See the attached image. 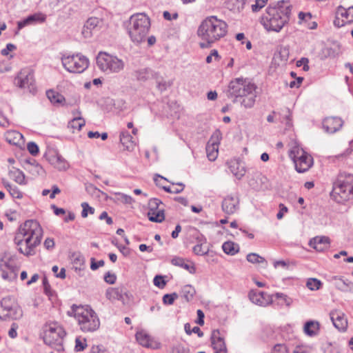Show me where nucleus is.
<instances>
[{
	"mask_svg": "<svg viewBox=\"0 0 353 353\" xmlns=\"http://www.w3.org/2000/svg\"><path fill=\"white\" fill-rule=\"evenodd\" d=\"M290 12L288 3L281 1L275 6H268L260 22L267 31L279 32L288 23Z\"/></svg>",
	"mask_w": 353,
	"mask_h": 353,
	"instance_id": "nucleus-1",
	"label": "nucleus"
},
{
	"mask_svg": "<svg viewBox=\"0 0 353 353\" xmlns=\"http://www.w3.org/2000/svg\"><path fill=\"white\" fill-rule=\"evenodd\" d=\"M228 32V24L215 16L206 17L199 25L198 37L203 41L201 48H206L224 37Z\"/></svg>",
	"mask_w": 353,
	"mask_h": 353,
	"instance_id": "nucleus-2",
	"label": "nucleus"
},
{
	"mask_svg": "<svg viewBox=\"0 0 353 353\" xmlns=\"http://www.w3.org/2000/svg\"><path fill=\"white\" fill-rule=\"evenodd\" d=\"M68 314L73 316L83 332H93L100 327V319L97 312L89 305H73Z\"/></svg>",
	"mask_w": 353,
	"mask_h": 353,
	"instance_id": "nucleus-3",
	"label": "nucleus"
},
{
	"mask_svg": "<svg viewBox=\"0 0 353 353\" xmlns=\"http://www.w3.org/2000/svg\"><path fill=\"white\" fill-rule=\"evenodd\" d=\"M256 85L250 80L236 78L230 81L228 92L231 97L242 99L241 104L245 108L253 107L256 99Z\"/></svg>",
	"mask_w": 353,
	"mask_h": 353,
	"instance_id": "nucleus-4",
	"label": "nucleus"
},
{
	"mask_svg": "<svg viewBox=\"0 0 353 353\" xmlns=\"http://www.w3.org/2000/svg\"><path fill=\"white\" fill-rule=\"evenodd\" d=\"M331 198L336 203L345 204L353 200V174L341 173L333 183Z\"/></svg>",
	"mask_w": 353,
	"mask_h": 353,
	"instance_id": "nucleus-5",
	"label": "nucleus"
},
{
	"mask_svg": "<svg viewBox=\"0 0 353 353\" xmlns=\"http://www.w3.org/2000/svg\"><path fill=\"white\" fill-rule=\"evenodd\" d=\"M150 28V18L144 13H136L130 18L128 32L134 43H140L145 40Z\"/></svg>",
	"mask_w": 353,
	"mask_h": 353,
	"instance_id": "nucleus-6",
	"label": "nucleus"
},
{
	"mask_svg": "<svg viewBox=\"0 0 353 353\" xmlns=\"http://www.w3.org/2000/svg\"><path fill=\"white\" fill-rule=\"evenodd\" d=\"M289 157L292 160L295 170L299 173L308 171L314 164L312 157L305 152L296 141L290 145Z\"/></svg>",
	"mask_w": 353,
	"mask_h": 353,
	"instance_id": "nucleus-7",
	"label": "nucleus"
},
{
	"mask_svg": "<svg viewBox=\"0 0 353 353\" xmlns=\"http://www.w3.org/2000/svg\"><path fill=\"white\" fill-rule=\"evenodd\" d=\"M65 331L61 325L52 322L46 324L43 329V341L52 347L57 352L63 351V339L65 336Z\"/></svg>",
	"mask_w": 353,
	"mask_h": 353,
	"instance_id": "nucleus-8",
	"label": "nucleus"
},
{
	"mask_svg": "<svg viewBox=\"0 0 353 353\" xmlns=\"http://www.w3.org/2000/svg\"><path fill=\"white\" fill-rule=\"evenodd\" d=\"M61 61L66 71L74 74L83 72L90 65L89 59L80 52L62 54Z\"/></svg>",
	"mask_w": 353,
	"mask_h": 353,
	"instance_id": "nucleus-9",
	"label": "nucleus"
},
{
	"mask_svg": "<svg viewBox=\"0 0 353 353\" xmlns=\"http://www.w3.org/2000/svg\"><path fill=\"white\" fill-rule=\"evenodd\" d=\"M99 68L108 74L119 73L125 68L123 59L105 52H100L97 57Z\"/></svg>",
	"mask_w": 353,
	"mask_h": 353,
	"instance_id": "nucleus-10",
	"label": "nucleus"
},
{
	"mask_svg": "<svg viewBox=\"0 0 353 353\" xmlns=\"http://www.w3.org/2000/svg\"><path fill=\"white\" fill-rule=\"evenodd\" d=\"M22 316V310L15 300L10 297H5L0 302V319H18Z\"/></svg>",
	"mask_w": 353,
	"mask_h": 353,
	"instance_id": "nucleus-11",
	"label": "nucleus"
},
{
	"mask_svg": "<svg viewBox=\"0 0 353 353\" xmlns=\"http://www.w3.org/2000/svg\"><path fill=\"white\" fill-rule=\"evenodd\" d=\"M14 84L32 94H36L37 91L34 73L29 68L22 69L17 74L14 80Z\"/></svg>",
	"mask_w": 353,
	"mask_h": 353,
	"instance_id": "nucleus-12",
	"label": "nucleus"
},
{
	"mask_svg": "<svg viewBox=\"0 0 353 353\" xmlns=\"http://www.w3.org/2000/svg\"><path fill=\"white\" fill-rule=\"evenodd\" d=\"M19 268L12 257L4 258L0 262V272L2 279L12 282L17 278Z\"/></svg>",
	"mask_w": 353,
	"mask_h": 353,
	"instance_id": "nucleus-13",
	"label": "nucleus"
},
{
	"mask_svg": "<svg viewBox=\"0 0 353 353\" xmlns=\"http://www.w3.org/2000/svg\"><path fill=\"white\" fill-rule=\"evenodd\" d=\"M18 232L20 233V235L30 236L31 239L40 241L43 234V230L40 224L34 220L26 221L20 226Z\"/></svg>",
	"mask_w": 353,
	"mask_h": 353,
	"instance_id": "nucleus-14",
	"label": "nucleus"
},
{
	"mask_svg": "<svg viewBox=\"0 0 353 353\" xmlns=\"http://www.w3.org/2000/svg\"><path fill=\"white\" fill-rule=\"evenodd\" d=\"M40 242V240H35L30 238V236L20 235L19 232H17L15 236V243L19 247V252L26 256L32 255L34 249Z\"/></svg>",
	"mask_w": 353,
	"mask_h": 353,
	"instance_id": "nucleus-15",
	"label": "nucleus"
},
{
	"mask_svg": "<svg viewBox=\"0 0 353 353\" xmlns=\"http://www.w3.org/2000/svg\"><path fill=\"white\" fill-rule=\"evenodd\" d=\"M161 201L158 199H151L148 202V216L150 221L161 223L165 219L164 210L160 208Z\"/></svg>",
	"mask_w": 353,
	"mask_h": 353,
	"instance_id": "nucleus-16",
	"label": "nucleus"
},
{
	"mask_svg": "<svg viewBox=\"0 0 353 353\" xmlns=\"http://www.w3.org/2000/svg\"><path fill=\"white\" fill-rule=\"evenodd\" d=\"M240 199L237 194H230L225 196L222 201L221 208L223 212L232 215L239 210Z\"/></svg>",
	"mask_w": 353,
	"mask_h": 353,
	"instance_id": "nucleus-17",
	"label": "nucleus"
},
{
	"mask_svg": "<svg viewBox=\"0 0 353 353\" xmlns=\"http://www.w3.org/2000/svg\"><path fill=\"white\" fill-rule=\"evenodd\" d=\"M250 301L261 307H267L273 302V295L265 292L251 290L248 294Z\"/></svg>",
	"mask_w": 353,
	"mask_h": 353,
	"instance_id": "nucleus-18",
	"label": "nucleus"
},
{
	"mask_svg": "<svg viewBox=\"0 0 353 353\" xmlns=\"http://www.w3.org/2000/svg\"><path fill=\"white\" fill-rule=\"evenodd\" d=\"M45 157L50 165L58 170H66L69 167L67 161L55 150H48Z\"/></svg>",
	"mask_w": 353,
	"mask_h": 353,
	"instance_id": "nucleus-19",
	"label": "nucleus"
},
{
	"mask_svg": "<svg viewBox=\"0 0 353 353\" xmlns=\"http://www.w3.org/2000/svg\"><path fill=\"white\" fill-rule=\"evenodd\" d=\"M221 136L219 132H214L206 145V154L208 159L214 161L216 159L219 154V145L220 143Z\"/></svg>",
	"mask_w": 353,
	"mask_h": 353,
	"instance_id": "nucleus-20",
	"label": "nucleus"
},
{
	"mask_svg": "<svg viewBox=\"0 0 353 353\" xmlns=\"http://www.w3.org/2000/svg\"><path fill=\"white\" fill-rule=\"evenodd\" d=\"M135 336L138 343L143 347L154 350L159 349L161 347V343L157 339L143 330L137 332Z\"/></svg>",
	"mask_w": 353,
	"mask_h": 353,
	"instance_id": "nucleus-21",
	"label": "nucleus"
},
{
	"mask_svg": "<svg viewBox=\"0 0 353 353\" xmlns=\"http://www.w3.org/2000/svg\"><path fill=\"white\" fill-rule=\"evenodd\" d=\"M46 14L38 12L28 16L24 19L18 22V27L21 29L27 26L42 23L46 20Z\"/></svg>",
	"mask_w": 353,
	"mask_h": 353,
	"instance_id": "nucleus-22",
	"label": "nucleus"
},
{
	"mask_svg": "<svg viewBox=\"0 0 353 353\" xmlns=\"http://www.w3.org/2000/svg\"><path fill=\"white\" fill-rule=\"evenodd\" d=\"M330 319L336 328L341 331H345L347 327V321L343 312L334 310L330 312Z\"/></svg>",
	"mask_w": 353,
	"mask_h": 353,
	"instance_id": "nucleus-23",
	"label": "nucleus"
},
{
	"mask_svg": "<svg viewBox=\"0 0 353 353\" xmlns=\"http://www.w3.org/2000/svg\"><path fill=\"white\" fill-rule=\"evenodd\" d=\"M343 125L342 120L336 117H327L323 121L325 130L329 133H334Z\"/></svg>",
	"mask_w": 353,
	"mask_h": 353,
	"instance_id": "nucleus-24",
	"label": "nucleus"
},
{
	"mask_svg": "<svg viewBox=\"0 0 353 353\" xmlns=\"http://www.w3.org/2000/svg\"><path fill=\"white\" fill-rule=\"evenodd\" d=\"M101 23V20L97 17L89 18L83 26L81 34L85 39L90 38L93 34V30Z\"/></svg>",
	"mask_w": 353,
	"mask_h": 353,
	"instance_id": "nucleus-25",
	"label": "nucleus"
},
{
	"mask_svg": "<svg viewBox=\"0 0 353 353\" xmlns=\"http://www.w3.org/2000/svg\"><path fill=\"white\" fill-rule=\"evenodd\" d=\"M338 290L342 292H353V283L343 279L342 277L334 276L329 279Z\"/></svg>",
	"mask_w": 353,
	"mask_h": 353,
	"instance_id": "nucleus-26",
	"label": "nucleus"
},
{
	"mask_svg": "<svg viewBox=\"0 0 353 353\" xmlns=\"http://www.w3.org/2000/svg\"><path fill=\"white\" fill-rule=\"evenodd\" d=\"M212 345L215 353H227L226 346L223 339L218 330H214L212 334Z\"/></svg>",
	"mask_w": 353,
	"mask_h": 353,
	"instance_id": "nucleus-27",
	"label": "nucleus"
},
{
	"mask_svg": "<svg viewBox=\"0 0 353 353\" xmlns=\"http://www.w3.org/2000/svg\"><path fill=\"white\" fill-rule=\"evenodd\" d=\"M230 171L238 179H241L245 174V168L243 163L237 159H231L228 162Z\"/></svg>",
	"mask_w": 353,
	"mask_h": 353,
	"instance_id": "nucleus-28",
	"label": "nucleus"
},
{
	"mask_svg": "<svg viewBox=\"0 0 353 353\" xmlns=\"http://www.w3.org/2000/svg\"><path fill=\"white\" fill-rule=\"evenodd\" d=\"M4 137L10 144L17 145L20 148L24 145V139L23 135L17 130H8Z\"/></svg>",
	"mask_w": 353,
	"mask_h": 353,
	"instance_id": "nucleus-29",
	"label": "nucleus"
},
{
	"mask_svg": "<svg viewBox=\"0 0 353 353\" xmlns=\"http://www.w3.org/2000/svg\"><path fill=\"white\" fill-rule=\"evenodd\" d=\"M171 263L173 265L183 268L190 274H193L196 272V267L194 263L192 261L185 259L183 258L178 256L174 257L171 261Z\"/></svg>",
	"mask_w": 353,
	"mask_h": 353,
	"instance_id": "nucleus-30",
	"label": "nucleus"
},
{
	"mask_svg": "<svg viewBox=\"0 0 353 353\" xmlns=\"http://www.w3.org/2000/svg\"><path fill=\"white\" fill-rule=\"evenodd\" d=\"M330 244V239L326 236H316L312 239L309 245L318 252H323L327 249Z\"/></svg>",
	"mask_w": 353,
	"mask_h": 353,
	"instance_id": "nucleus-31",
	"label": "nucleus"
},
{
	"mask_svg": "<svg viewBox=\"0 0 353 353\" xmlns=\"http://www.w3.org/2000/svg\"><path fill=\"white\" fill-rule=\"evenodd\" d=\"M125 296H128L127 293H123L121 290L117 288H109L105 292L106 298L111 302L120 301L123 304H125Z\"/></svg>",
	"mask_w": 353,
	"mask_h": 353,
	"instance_id": "nucleus-32",
	"label": "nucleus"
},
{
	"mask_svg": "<svg viewBox=\"0 0 353 353\" xmlns=\"http://www.w3.org/2000/svg\"><path fill=\"white\" fill-rule=\"evenodd\" d=\"M250 186L255 190H262L268 188V179L262 174H258L249 181Z\"/></svg>",
	"mask_w": 353,
	"mask_h": 353,
	"instance_id": "nucleus-33",
	"label": "nucleus"
},
{
	"mask_svg": "<svg viewBox=\"0 0 353 353\" xmlns=\"http://www.w3.org/2000/svg\"><path fill=\"white\" fill-rule=\"evenodd\" d=\"M347 10L342 6H339L337 8L336 12L335 19L334 21V24L335 26L340 28L347 23Z\"/></svg>",
	"mask_w": 353,
	"mask_h": 353,
	"instance_id": "nucleus-34",
	"label": "nucleus"
},
{
	"mask_svg": "<svg viewBox=\"0 0 353 353\" xmlns=\"http://www.w3.org/2000/svg\"><path fill=\"white\" fill-rule=\"evenodd\" d=\"M120 141L125 149L128 151H132L136 146V143L133 140L132 137L127 131L121 132Z\"/></svg>",
	"mask_w": 353,
	"mask_h": 353,
	"instance_id": "nucleus-35",
	"label": "nucleus"
},
{
	"mask_svg": "<svg viewBox=\"0 0 353 353\" xmlns=\"http://www.w3.org/2000/svg\"><path fill=\"white\" fill-rule=\"evenodd\" d=\"M320 330V324L316 321H307L303 327L304 333L309 336H316Z\"/></svg>",
	"mask_w": 353,
	"mask_h": 353,
	"instance_id": "nucleus-36",
	"label": "nucleus"
},
{
	"mask_svg": "<svg viewBox=\"0 0 353 353\" xmlns=\"http://www.w3.org/2000/svg\"><path fill=\"white\" fill-rule=\"evenodd\" d=\"M247 0H229L228 8L234 13H241L246 4Z\"/></svg>",
	"mask_w": 353,
	"mask_h": 353,
	"instance_id": "nucleus-37",
	"label": "nucleus"
},
{
	"mask_svg": "<svg viewBox=\"0 0 353 353\" xmlns=\"http://www.w3.org/2000/svg\"><path fill=\"white\" fill-rule=\"evenodd\" d=\"M85 121L83 118L79 116L74 117L68 125V127L72 130L73 133L79 132L85 125Z\"/></svg>",
	"mask_w": 353,
	"mask_h": 353,
	"instance_id": "nucleus-38",
	"label": "nucleus"
},
{
	"mask_svg": "<svg viewBox=\"0 0 353 353\" xmlns=\"http://www.w3.org/2000/svg\"><path fill=\"white\" fill-rule=\"evenodd\" d=\"M71 260L76 272L85 269V259L80 253H74Z\"/></svg>",
	"mask_w": 353,
	"mask_h": 353,
	"instance_id": "nucleus-39",
	"label": "nucleus"
},
{
	"mask_svg": "<svg viewBox=\"0 0 353 353\" xmlns=\"http://www.w3.org/2000/svg\"><path fill=\"white\" fill-rule=\"evenodd\" d=\"M8 175L10 178L14 180L16 183L22 185L25 184V175L20 170L12 168L10 169Z\"/></svg>",
	"mask_w": 353,
	"mask_h": 353,
	"instance_id": "nucleus-40",
	"label": "nucleus"
},
{
	"mask_svg": "<svg viewBox=\"0 0 353 353\" xmlns=\"http://www.w3.org/2000/svg\"><path fill=\"white\" fill-rule=\"evenodd\" d=\"M272 295L278 300V304L281 306L290 307L293 303L292 299L285 294L276 292Z\"/></svg>",
	"mask_w": 353,
	"mask_h": 353,
	"instance_id": "nucleus-41",
	"label": "nucleus"
},
{
	"mask_svg": "<svg viewBox=\"0 0 353 353\" xmlns=\"http://www.w3.org/2000/svg\"><path fill=\"white\" fill-rule=\"evenodd\" d=\"M222 249L225 254L234 255L239 252V246L232 241H226L223 244Z\"/></svg>",
	"mask_w": 353,
	"mask_h": 353,
	"instance_id": "nucleus-42",
	"label": "nucleus"
},
{
	"mask_svg": "<svg viewBox=\"0 0 353 353\" xmlns=\"http://www.w3.org/2000/svg\"><path fill=\"white\" fill-rule=\"evenodd\" d=\"M46 94L51 103L54 104H62L65 101L64 97L55 91L49 90Z\"/></svg>",
	"mask_w": 353,
	"mask_h": 353,
	"instance_id": "nucleus-43",
	"label": "nucleus"
},
{
	"mask_svg": "<svg viewBox=\"0 0 353 353\" xmlns=\"http://www.w3.org/2000/svg\"><path fill=\"white\" fill-rule=\"evenodd\" d=\"M152 75V71L148 68H143L134 72V76L139 81H145Z\"/></svg>",
	"mask_w": 353,
	"mask_h": 353,
	"instance_id": "nucleus-44",
	"label": "nucleus"
},
{
	"mask_svg": "<svg viewBox=\"0 0 353 353\" xmlns=\"http://www.w3.org/2000/svg\"><path fill=\"white\" fill-rule=\"evenodd\" d=\"M195 293H196V291H195L194 287H192L190 285H186L183 286V288L181 290L182 296L187 301H191L193 299Z\"/></svg>",
	"mask_w": 353,
	"mask_h": 353,
	"instance_id": "nucleus-45",
	"label": "nucleus"
},
{
	"mask_svg": "<svg viewBox=\"0 0 353 353\" xmlns=\"http://www.w3.org/2000/svg\"><path fill=\"white\" fill-rule=\"evenodd\" d=\"M247 260L252 263L267 264L265 259L256 253H250L247 255Z\"/></svg>",
	"mask_w": 353,
	"mask_h": 353,
	"instance_id": "nucleus-46",
	"label": "nucleus"
},
{
	"mask_svg": "<svg viewBox=\"0 0 353 353\" xmlns=\"http://www.w3.org/2000/svg\"><path fill=\"white\" fill-rule=\"evenodd\" d=\"M321 281L314 278L308 279L306 282V286L310 290H317L321 288Z\"/></svg>",
	"mask_w": 353,
	"mask_h": 353,
	"instance_id": "nucleus-47",
	"label": "nucleus"
},
{
	"mask_svg": "<svg viewBox=\"0 0 353 353\" xmlns=\"http://www.w3.org/2000/svg\"><path fill=\"white\" fill-rule=\"evenodd\" d=\"M81 205L82 208L81 216L83 218H86L88 214H93L94 213V209L90 207L88 203L83 202Z\"/></svg>",
	"mask_w": 353,
	"mask_h": 353,
	"instance_id": "nucleus-48",
	"label": "nucleus"
},
{
	"mask_svg": "<svg viewBox=\"0 0 353 353\" xmlns=\"http://www.w3.org/2000/svg\"><path fill=\"white\" fill-rule=\"evenodd\" d=\"M184 329H185V332L188 335H190L192 333H195V334H197L199 336H202L203 334L199 327L195 326L192 328L190 323H185V326H184Z\"/></svg>",
	"mask_w": 353,
	"mask_h": 353,
	"instance_id": "nucleus-49",
	"label": "nucleus"
},
{
	"mask_svg": "<svg viewBox=\"0 0 353 353\" xmlns=\"http://www.w3.org/2000/svg\"><path fill=\"white\" fill-rule=\"evenodd\" d=\"M178 296V294L175 292L172 294H166L163 296V303L165 305H172Z\"/></svg>",
	"mask_w": 353,
	"mask_h": 353,
	"instance_id": "nucleus-50",
	"label": "nucleus"
},
{
	"mask_svg": "<svg viewBox=\"0 0 353 353\" xmlns=\"http://www.w3.org/2000/svg\"><path fill=\"white\" fill-rule=\"evenodd\" d=\"M268 0H256L254 3L252 5V11L257 12L265 6Z\"/></svg>",
	"mask_w": 353,
	"mask_h": 353,
	"instance_id": "nucleus-51",
	"label": "nucleus"
},
{
	"mask_svg": "<svg viewBox=\"0 0 353 353\" xmlns=\"http://www.w3.org/2000/svg\"><path fill=\"white\" fill-rule=\"evenodd\" d=\"M298 17L299 20V23L302 24L306 23L309 21H310L312 19V16L310 12H300L299 13Z\"/></svg>",
	"mask_w": 353,
	"mask_h": 353,
	"instance_id": "nucleus-52",
	"label": "nucleus"
},
{
	"mask_svg": "<svg viewBox=\"0 0 353 353\" xmlns=\"http://www.w3.org/2000/svg\"><path fill=\"white\" fill-rule=\"evenodd\" d=\"M87 346V344H86V341L85 339H80V338H77L76 340H75V350L79 352V351H82L83 350L85 347Z\"/></svg>",
	"mask_w": 353,
	"mask_h": 353,
	"instance_id": "nucleus-53",
	"label": "nucleus"
},
{
	"mask_svg": "<svg viewBox=\"0 0 353 353\" xmlns=\"http://www.w3.org/2000/svg\"><path fill=\"white\" fill-rule=\"evenodd\" d=\"M28 152L33 156H36L39 153V147L34 142H29L27 144Z\"/></svg>",
	"mask_w": 353,
	"mask_h": 353,
	"instance_id": "nucleus-54",
	"label": "nucleus"
},
{
	"mask_svg": "<svg viewBox=\"0 0 353 353\" xmlns=\"http://www.w3.org/2000/svg\"><path fill=\"white\" fill-rule=\"evenodd\" d=\"M8 192L14 199H21L23 197V193L16 186H13Z\"/></svg>",
	"mask_w": 353,
	"mask_h": 353,
	"instance_id": "nucleus-55",
	"label": "nucleus"
},
{
	"mask_svg": "<svg viewBox=\"0 0 353 353\" xmlns=\"http://www.w3.org/2000/svg\"><path fill=\"white\" fill-rule=\"evenodd\" d=\"M220 57L219 55L218 51L216 50H212L210 54L206 57V62L208 63H210L213 61V59L218 61Z\"/></svg>",
	"mask_w": 353,
	"mask_h": 353,
	"instance_id": "nucleus-56",
	"label": "nucleus"
},
{
	"mask_svg": "<svg viewBox=\"0 0 353 353\" xmlns=\"http://www.w3.org/2000/svg\"><path fill=\"white\" fill-rule=\"evenodd\" d=\"M154 285L159 288H163L165 285V281L162 276H156L153 280Z\"/></svg>",
	"mask_w": 353,
	"mask_h": 353,
	"instance_id": "nucleus-57",
	"label": "nucleus"
},
{
	"mask_svg": "<svg viewBox=\"0 0 353 353\" xmlns=\"http://www.w3.org/2000/svg\"><path fill=\"white\" fill-rule=\"evenodd\" d=\"M272 353H288L287 347L283 344H277L276 345L272 351Z\"/></svg>",
	"mask_w": 353,
	"mask_h": 353,
	"instance_id": "nucleus-58",
	"label": "nucleus"
},
{
	"mask_svg": "<svg viewBox=\"0 0 353 353\" xmlns=\"http://www.w3.org/2000/svg\"><path fill=\"white\" fill-rule=\"evenodd\" d=\"M18 325L15 323H12L11 327L8 331V336L11 339H15L17 336Z\"/></svg>",
	"mask_w": 353,
	"mask_h": 353,
	"instance_id": "nucleus-59",
	"label": "nucleus"
},
{
	"mask_svg": "<svg viewBox=\"0 0 353 353\" xmlns=\"http://www.w3.org/2000/svg\"><path fill=\"white\" fill-rule=\"evenodd\" d=\"M104 280L107 283L114 284L116 282L117 276L114 274L108 272L104 276Z\"/></svg>",
	"mask_w": 353,
	"mask_h": 353,
	"instance_id": "nucleus-60",
	"label": "nucleus"
},
{
	"mask_svg": "<svg viewBox=\"0 0 353 353\" xmlns=\"http://www.w3.org/2000/svg\"><path fill=\"white\" fill-rule=\"evenodd\" d=\"M193 252L197 255H204L207 253L206 250H204L201 244H197L194 246Z\"/></svg>",
	"mask_w": 353,
	"mask_h": 353,
	"instance_id": "nucleus-61",
	"label": "nucleus"
},
{
	"mask_svg": "<svg viewBox=\"0 0 353 353\" xmlns=\"http://www.w3.org/2000/svg\"><path fill=\"white\" fill-rule=\"evenodd\" d=\"M184 189V185L181 183H178L176 185L172 184V193L174 194H178L181 192Z\"/></svg>",
	"mask_w": 353,
	"mask_h": 353,
	"instance_id": "nucleus-62",
	"label": "nucleus"
},
{
	"mask_svg": "<svg viewBox=\"0 0 353 353\" xmlns=\"http://www.w3.org/2000/svg\"><path fill=\"white\" fill-rule=\"evenodd\" d=\"M294 353H312V350L306 346H297L294 349Z\"/></svg>",
	"mask_w": 353,
	"mask_h": 353,
	"instance_id": "nucleus-63",
	"label": "nucleus"
},
{
	"mask_svg": "<svg viewBox=\"0 0 353 353\" xmlns=\"http://www.w3.org/2000/svg\"><path fill=\"white\" fill-rule=\"evenodd\" d=\"M172 353H189V350L183 345H179L173 348Z\"/></svg>",
	"mask_w": 353,
	"mask_h": 353,
	"instance_id": "nucleus-64",
	"label": "nucleus"
}]
</instances>
